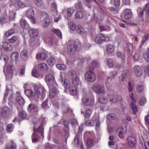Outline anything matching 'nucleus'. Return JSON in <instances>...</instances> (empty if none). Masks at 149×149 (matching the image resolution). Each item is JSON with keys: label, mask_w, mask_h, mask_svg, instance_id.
I'll return each mask as SVG.
<instances>
[{"label": "nucleus", "mask_w": 149, "mask_h": 149, "mask_svg": "<svg viewBox=\"0 0 149 149\" xmlns=\"http://www.w3.org/2000/svg\"><path fill=\"white\" fill-rule=\"evenodd\" d=\"M52 32L55 33L56 35L59 36L60 37L62 36L60 30L59 29H56L53 28L52 30Z\"/></svg>", "instance_id": "41"}, {"label": "nucleus", "mask_w": 149, "mask_h": 149, "mask_svg": "<svg viewBox=\"0 0 149 149\" xmlns=\"http://www.w3.org/2000/svg\"><path fill=\"white\" fill-rule=\"evenodd\" d=\"M34 89L38 98L41 99L45 94V88L42 86H35Z\"/></svg>", "instance_id": "4"}, {"label": "nucleus", "mask_w": 149, "mask_h": 149, "mask_svg": "<svg viewBox=\"0 0 149 149\" xmlns=\"http://www.w3.org/2000/svg\"><path fill=\"white\" fill-rule=\"evenodd\" d=\"M14 33V31L13 29H11L9 30L5 34L6 37H7L11 35Z\"/></svg>", "instance_id": "45"}, {"label": "nucleus", "mask_w": 149, "mask_h": 149, "mask_svg": "<svg viewBox=\"0 0 149 149\" xmlns=\"http://www.w3.org/2000/svg\"><path fill=\"white\" fill-rule=\"evenodd\" d=\"M109 97L110 98L109 99V101L111 104L118 102L120 99V97L119 95L114 96L110 95L109 96Z\"/></svg>", "instance_id": "17"}, {"label": "nucleus", "mask_w": 149, "mask_h": 149, "mask_svg": "<svg viewBox=\"0 0 149 149\" xmlns=\"http://www.w3.org/2000/svg\"><path fill=\"white\" fill-rule=\"evenodd\" d=\"M146 102V99L145 97H142L140 100L139 104L141 106H143L144 104Z\"/></svg>", "instance_id": "57"}, {"label": "nucleus", "mask_w": 149, "mask_h": 149, "mask_svg": "<svg viewBox=\"0 0 149 149\" xmlns=\"http://www.w3.org/2000/svg\"><path fill=\"white\" fill-rule=\"evenodd\" d=\"M144 87L142 85L138 86L136 87V90L139 92H140L143 90Z\"/></svg>", "instance_id": "62"}, {"label": "nucleus", "mask_w": 149, "mask_h": 149, "mask_svg": "<svg viewBox=\"0 0 149 149\" xmlns=\"http://www.w3.org/2000/svg\"><path fill=\"white\" fill-rule=\"evenodd\" d=\"M50 23V20L48 18H46L44 19L42 22V25L43 27L47 28Z\"/></svg>", "instance_id": "21"}, {"label": "nucleus", "mask_w": 149, "mask_h": 149, "mask_svg": "<svg viewBox=\"0 0 149 149\" xmlns=\"http://www.w3.org/2000/svg\"><path fill=\"white\" fill-rule=\"evenodd\" d=\"M93 11L94 12V16L95 15L96 13L97 12L101 13H103V10L99 6H97L94 7Z\"/></svg>", "instance_id": "32"}, {"label": "nucleus", "mask_w": 149, "mask_h": 149, "mask_svg": "<svg viewBox=\"0 0 149 149\" xmlns=\"http://www.w3.org/2000/svg\"><path fill=\"white\" fill-rule=\"evenodd\" d=\"M132 13L131 10L129 9H126L125 11L124 17L127 19H129L131 17Z\"/></svg>", "instance_id": "22"}, {"label": "nucleus", "mask_w": 149, "mask_h": 149, "mask_svg": "<svg viewBox=\"0 0 149 149\" xmlns=\"http://www.w3.org/2000/svg\"><path fill=\"white\" fill-rule=\"evenodd\" d=\"M38 68L41 70H46L47 68V65L45 63H42L38 65Z\"/></svg>", "instance_id": "39"}, {"label": "nucleus", "mask_w": 149, "mask_h": 149, "mask_svg": "<svg viewBox=\"0 0 149 149\" xmlns=\"http://www.w3.org/2000/svg\"><path fill=\"white\" fill-rule=\"evenodd\" d=\"M55 60L54 58L52 57L50 58L47 60V63L50 66H52L55 63Z\"/></svg>", "instance_id": "34"}, {"label": "nucleus", "mask_w": 149, "mask_h": 149, "mask_svg": "<svg viewBox=\"0 0 149 149\" xmlns=\"http://www.w3.org/2000/svg\"><path fill=\"white\" fill-rule=\"evenodd\" d=\"M144 58L145 60L148 62H149V54L145 53L144 54Z\"/></svg>", "instance_id": "64"}, {"label": "nucleus", "mask_w": 149, "mask_h": 149, "mask_svg": "<svg viewBox=\"0 0 149 149\" xmlns=\"http://www.w3.org/2000/svg\"><path fill=\"white\" fill-rule=\"evenodd\" d=\"M17 37L16 36H13L8 39V41L10 42L14 43L17 40Z\"/></svg>", "instance_id": "58"}, {"label": "nucleus", "mask_w": 149, "mask_h": 149, "mask_svg": "<svg viewBox=\"0 0 149 149\" xmlns=\"http://www.w3.org/2000/svg\"><path fill=\"white\" fill-rule=\"evenodd\" d=\"M47 57V54L45 52H42L40 54H38L36 56L37 59H40L41 60H45Z\"/></svg>", "instance_id": "20"}, {"label": "nucleus", "mask_w": 149, "mask_h": 149, "mask_svg": "<svg viewBox=\"0 0 149 149\" xmlns=\"http://www.w3.org/2000/svg\"><path fill=\"white\" fill-rule=\"evenodd\" d=\"M32 75L36 77H37L39 75V74L36 69H33L32 72Z\"/></svg>", "instance_id": "55"}, {"label": "nucleus", "mask_w": 149, "mask_h": 149, "mask_svg": "<svg viewBox=\"0 0 149 149\" xmlns=\"http://www.w3.org/2000/svg\"><path fill=\"white\" fill-rule=\"evenodd\" d=\"M56 85H54L51 86V88H49L51 89L49 92V96L51 98L54 97L57 93L56 88Z\"/></svg>", "instance_id": "16"}, {"label": "nucleus", "mask_w": 149, "mask_h": 149, "mask_svg": "<svg viewBox=\"0 0 149 149\" xmlns=\"http://www.w3.org/2000/svg\"><path fill=\"white\" fill-rule=\"evenodd\" d=\"M98 101L99 102L103 104H104L107 102L108 100L106 97H100L98 98Z\"/></svg>", "instance_id": "42"}, {"label": "nucleus", "mask_w": 149, "mask_h": 149, "mask_svg": "<svg viewBox=\"0 0 149 149\" xmlns=\"http://www.w3.org/2000/svg\"><path fill=\"white\" fill-rule=\"evenodd\" d=\"M14 68L12 65H10L7 67V72L8 73H11L13 71Z\"/></svg>", "instance_id": "48"}, {"label": "nucleus", "mask_w": 149, "mask_h": 149, "mask_svg": "<svg viewBox=\"0 0 149 149\" xmlns=\"http://www.w3.org/2000/svg\"><path fill=\"white\" fill-rule=\"evenodd\" d=\"M95 41L98 44H101L103 42L102 36V37H100L99 36H96L95 38Z\"/></svg>", "instance_id": "40"}, {"label": "nucleus", "mask_w": 149, "mask_h": 149, "mask_svg": "<svg viewBox=\"0 0 149 149\" xmlns=\"http://www.w3.org/2000/svg\"><path fill=\"white\" fill-rule=\"evenodd\" d=\"M47 100H46L44 101L42 104V107L45 109H47L49 107L47 104Z\"/></svg>", "instance_id": "61"}, {"label": "nucleus", "mask_w": 149, "mask_h": 149, "mask_svg": "<svg viewBox=\"0 0 149 149\" xmlns=\"http://www.w3.org/2000/svg\"><path fill=\"white\" fill-rule=\"evenodd\" d=\"M33 133L32 134V141L33 143H35L38 140V138L39 137V134L42 136L44 130L42 125H40L37 129H35V127H33Z\"/></svg>", "instance_id": "1"}, {"label": "nucleus", "mask_w": 149, "mask_h": 149, "mask_svg": "<svg viewBox=\"0 0 149 149\" xmlns=\"http://www.w3.org/2000/svg\"><path fill=\"white\" fill-rule=\"evenodd\" d=\"M28 52L27 49H24L20 53V56L21 58L24 60H26L28 59Z\"/></svg>", "instance_id": "18"}, {"label": "nucleus", "mask_w": 149, "mask_h": 149, "mask_svg": "<svg viewBox=\"0 0 149 149\" xmlns=\"http://www.w3.org/2000/svg\"><path fill=\"white\" fill-rule=\"evenodd\" d=\"M77 87L74 86L70 88L69 92L71 95H76L77 94Z\"/></svg>", "instance_id": "27"}, {"label": "nucleus", "mask_w": 149, "mask_h": 149, "mask_svg": "<svg viewBox=\"0 0 149 149\" xmlns=\"http://www.w3.org/2000/svg\"><path fill=\"white\" fill-rule=\"evenodd\" d=\"M26 95L29 98L34 97L35 96V94L33 91L30 90H27L25 91Z\"/></svg>", "instance_id": "24"}, {"label": "nucleus", "mask_w": 149, "mask_h": 149, "mask_svg": "<svg viewBox=\"0 0 149 149\" xmlns=\"http://www.w3.org/2000/svg\"><path fill=\"white\" fill-rule=\"evenodd\" d=\"M34 12L32 9H30L27 11V16L28 18H32L34 17Z\"/></svg>", "instance_id": "33"}, {"label": "nucleus", "mask_w": 149, "mask_h": 149, "mask_svg": "<svg viewBox=\"0 0 149 149\" xmlns=\"http://www.w3.org/2000/svg\"><path fill=\"white\" fill-rule=\"evenodd\" d=\"M80 46V42L78 41L74 44H70L68 46V52L71 54H74L77 51Z\"/></svg>", "instance_id": "2"}, {"label": "nucleus", "mask_w": 149, "mask_h": 149, "mask_svg": "<svg viewBox=\"0 0 149 149\" xmlns=\"http://www.w3.org/2000/svg\"><path fill=\"white\" fill-rule=\"evenodd\" d=\"M29 33L30 37L38 38L39 31L38 29H31L29 30Z\"/></svg>", "instance_id": "14"}, {"label": "nucleus", "mask_w": 149, "mask_h": 149, "mask_svg": "<svg viewBox=\"0 0 149 149\" xmlns=\"http://www.w3.org/2000/svg\"><path fill=\"white\" fill-rule=\"evenodd\" d=\"M93 89L95 92L98 94H103L104 93V87L96 83L93 85Z\"/></svg>", "instance_id": "6"}, {"label": "nucleus", "mask_w": 149, "mask_h": 149, "mask_svg": "<svg viewBox=\"0 0 149 149\" xmlns=\"http://www.w3.org/2000/svg\"><path fill=\"white\" fill-rule=\"evenodd\" d=\"M20 24L21 27L24 29H27L30 27L29 24L25 20L21 21Z\"/></svg>", "instance_id": "26"}, {"label": "nucleus", "mask_w": 149, "mask_h": 149, "mask_svg": "<svg viewBox=\"0 0 149 149\" xmlns=\"http://www.w3.org/2000/svg\"><path fill=\"white\" fill-rule=\"evenodd\" d=\"M106 49L107 53L110 54L113 51V47L112 45L109 44L107 46Z\"/></svg>", "instance_id": "37"}, {"label": "nucleus", "mask_w": 149, "mask_h": 149, "mask_svg": "<svg viewBox=\"0 0 149 149\" xmlns=\"http://www.w3.org/2000/svg\"><path fill=\"white\" fill-rule=\"evenodd\" d=\"M54 77L51 74H48L45 77V81L49 85V88H52L51 86L56 84H53L54 82Z\"/></svg>", "instance_id": "8"}, {"label": "nucleus", "mask_w": 149, "mask_h": 149, "mask_svg": "<svg viewBox=\"0 0 149 149\" xmlns=\"http://www.w3.org/2000/svg\"><path fill=\"white\" fill-rule=\"evenodd\" d=\"M74 11V10L71 8H69L67 10V15L68 17H70L73 13Z\"/></svg>", "instance_id": "51"}, {"label": "nucleus", "mask_w": 149, "mask_h": 149, "mask_svg": "<svg viewBox=\"0 0 149 149\" xmlns=\"http://www.w3.org/2000/svg\"><path fill=\"white\" fill-rule=\"evenodd\" d=\"M99 65V63L96 61L94 60L92 61L91 63L92 66V69H93L95 67H98Z\"/></svg>", "instance_id": "56"}, {"label": "nucleus", "mask_w": 149, "mask_h": 149, "mask_svg": "<svg viewBox=\"0 0 149 149\" xmlns=\"http://www.w3.org/2000/svg\"><path fill=\"white\" fill-rule=\"evenodd\" d=\"M61 81L62 83L64 84V86L65 88L68 89L70 88V84L68 79H65L63 81V78H61Z\"/></svg>", "instance_id": "23"}, {"label": "nucleus", "mask_w": 149, "mask_h": 149, "mask_svg": "<svg viewBox=\"0 0 149 149\" xmlns=\"http://www.w3.org/2000/svg\"><path fill=\"white\" fill-rule=\"evenodd\" d=\"M16 100L17 103L20 105H22L24 103V99L21 96L17 97Z\"/></svg>", "instance_id": "29"}, {"label": "nucleus", "mask_w": 149, "mask_h": 149, "mask_svg": "<svg viewBox=\"0 0 149 149\" xmlns=\"http://www.w3.org/2000/svg\"><path fill=\"white\" fill-rule=\"evenodd\" d=\"M10 111L7 107L0 108V114L4 117H7L9 114Z\"/></svg>", "instance_id": "12"}, {"label": "nucleus", "mask_w": 149, "mask_h": 149, "mask_svg": "<svg viewBox=\"0 0 149 149\" xmlns=\"http://www.w3.org/2000/svg\"><path fill=\"white\" fill-rule=\"evenodd\" d=\"M83 16V14L82 12L81 11L77 12L75 15V17L76 18L80 19Z\"/></svg>", "instance_id": "44"}, {"label": "nucleus", "mask_w": 149, "mask_h": 149, "mask_svg": "<svg viewBox=\"0 0 149 149\" xmlns=\"http://www.w3.org/2000/svg\"><path fill=\"white\" fill-rule=\"evenodd\" d=\"M100 35L102 36V38L103 40V41H108L109 40V38L107 36L105 35H104L102 33H100Z\"/></svg>", "instance_id": "54"}, {"label": "nucleus", "mask_w": 149, "mask_h": 149, "mask_svg": "<svg viewBox=\"0 0 149 149\" xmlns=\"http://www.w3.org/2000/svg\"><path fill=\"white\" fill-rule=\"evenodd\" d=\"M18 54L16 52H15L13 53L11 56V58L13 60H16L18 57Z\"/></svg>", "instance_id": "49"}, {"label": "nucleus", "mask_w": 149, "mask_h": 149, "mask_svg": "<svg viewBox=\"0 0 149 149\" xmlns=\"http://www.w3.org/2000/svg\"><path fill=\"white\" fill-rule=\"evenodd\" d=\"M34 2L38 6H41L43 5L42 0H33Z\"/></svg>", "instance_id": "50"}, {"label": "nucleus", "mask_w": 149, "mask_h": 149, "mask_svg": "<svg viewBox=\"0 0 149 149\" xmlns=\"http://www.w3.org/2000/svg\"><path fill=\"white\" fill-rule=\"evenodd\" d=\"M77 28V31L78 33L83 34L84 33H86V31H84L83 27L81 25H78Z\"/></svg>", "instance_id": "30"}, {"label": "nucleus", "mask_w": 149, "mask_h": 149, "mask_svg": "<svg viewBox=\"0 0 149 149\" xmlns=\"http://www.w3.org/2000/svg\"><path fill=\"white\" fill-rule=\"evenodd\" d=\"M137 13L139 16L140 17H142L144 13V10L143 9L141 8H138L137 10Z\"/></svg>", "instance_id": "47"}, {"label": "nucleus", "mask_w": 149, "mask_h": 149, "mask_svg": "<svg viewBox=\"0 0 149 149\" xmlns=\"http://www.w3.org/2000/svg\"><path fill=\"white\" fill-rule=\"evenodd\" d=\"M16 3L19 7L21 8H23L25 6V4L24 3L20 0H17Z\"/></svg>", "instance_id": "38"}, {"label": "nucleus", "mask_w": 149, "mask_h": 149, "mask_svg": "<svg viewBox=\"0 0 149 149\" xmlns=\"http://www.w3.org/2000/svg\"><path fill=\"white\" fill-rule=\"evenodd\" d=\"M108 119L109 120L116 119L117 118V117L115 114L111 113L109 114L107 116Z\"/></svg>", "instance_id": "43"}, {"label": "nucleus", "mask_w": 149, "mask_h": 149, "mask_svg": "<svg viewBox=\"0 0 149 149\" xmlns=\"http://www.w3.org/2000/svg\"><path fill=\"white\" fill-rule=\"evenodd\" d=\"M85 124L87 126H92L94 125L95 122L93 120H89L86 121Z\"/></svg>", "instance_id": "36"}, {"label": "nucleus", "mask_w": 149, "mask_h": 149, "mask_svg": "<svg viewBox=\"0 0 149 149\" xmlns=\"http://www.w3.org/2000/svg\"><path fill=\"white\" fill-rule=\"evenodd\" d=\"M17 146L13 141H11V144L10 146L7 145L6 147V149H16Z\"/></svg>", "instance_id": "31"}, {"label": "nucleus", "mask_w": 149, "mask_h": 149, "mask_svg": "<svg viewBox=\"0 0 149 149\" xmlns=\"http://www.w3.org/2000/svg\"><path fill=\"white\" fill-rule=\"evenodd\" d=\"M95 122L96 127L97 129H98L99 128L100 124V122L98 118L95 119Z\"/></svg>", "instance_id": "59"}, {"label": "nucleus", "mask_w": 149, "mask_h": 149, "mask_svg": "<svg viewBox=\"0 0 149 149\" xmlns=\"http://www.w3.org/2000/svg\"><path fill=\"white\" fill-rule=\"evenodd\" d=\"M109 10L113 13H116L118 12V8L117 7H116L115 8L111 7L109 8Z\"/></svg>", "instance_id": "53"}, {"label": "nucleus", "mask_w": 149, "mask_h": 149, "mask_svg": "<svg viewBox=\"0 0 149 149\" xmlns=\"http://www.w3.org/2000/svg\"><path fill=\"white\" fill-rule=\"evenodd\" d=\"M127 144L131 147L133 148L136 145L137 141L136 138L132 136H130L127 138Z\"/></svg>", "instance_id": "7"}, {"label": "nucleus", "mask_w": 149, "mask_h": 149, "mask_svg": "<svg viewBox=\"0 0 149 149\" xmlns=\"http://www.w3.org/2000/svg\"><path fill=\"white\" fill-rule=\"evenodd\" d=\"M3 47L5 50L7 51H11L12 49V47L10 44L7 42H4L3 44Z\"/></svg>", "instance_id": "25"}, {"label": "nucleus", "mask_w": 149, "mask_h": 149, "mask_svg": "<svg viewBox=\"0 0 149 149\" xmlns=\"http://www.w3.org/2000/svg\"><path fill=\"white\" fill-rule=\"evenodd\" d=\"M107 64L110 68H112L113 66V61L111 58H109L107 60Z\"/></svg>", "instance_id": "46"}, {"label": "nucleus", "mask_w": 149, "mask_h": 149, "mask_svg": "<svg viewBox=\"0 0 149 149\" xmlns=\"http://www.w3.org/2000/svg\"><path fill=\"white\" fill-rule=\"evenodd\" d=\"M145 11L146 13L149 15V3L146 4Z\"/></svg>", "instance_id": "63"}, {"label": "nucleus", "mask_w": 149, "mask_h": 149, "mask_svg": "<svg viewBox=\"0 0 149 149\" xmlns=\"http://www.w3.org/2000/svg\"><path fill=\"white\" fill-rule=\"evenodd\" d=\"M94 102V100L91 97H85L84 96L82 98V103L86 106H92Z\"/></svg>", "instance_id": "9"}, {"label": "nucleus", "mask_w": 149, "mask_h": 149, "mask_svg": "<svg viewBox=\"0 0 149 149\" xmlns=\"http://www.w3.org/2000/svg\"><path fill=\"white\" fill-rule=\"evenodd\" d=\"M85 79L89 82H93L96 79V76L93 71L89 70L86 72L85 74Z\"/></svg>", "instance_id": "3"}, {"label": "nucleus", "mask_w": 149, "mask_h": 149, "mask_svg": "<svg viewBox=\"0 0 149 149\" xmlns=\"http://www.w3.org/2000/svg\"><path fill=\"white\" fill-rule=\"evenodd\" d=\"M92 111L90 109H86L85 111V113L84 115V117L85 118H89L91 114Z\"/></svg>", "instance_id": "35"}, {"label": "nucleus", "mask_w": 149, "mask_h": 149, "mask_svg": "<svg viewBox=\"0 0 149 149\" xmlns=\"http://www.w3.org/2000/svg\"><path fill=\"white\" fill-rule=\"evenodd\" d=\"M27 109L32 112H37L38 110L37 107L33 104H30L28 106Z\"/></svg>", "instance_id": "19"}, {"label": "nucleus", "mask_w": 149, "mask_h": 149, "mask_svg": "<svg viewBox=\"0 0 149 149\" xmlns=\"http://www.w3.org/2000/svg\"><path fill=\"white\" fill-rule=\"evenodd\" d=\"M87 144L89 148H91L94 145L93 139L90 137H88L87 139Z\"/></svg>", "instance_id": "28"}, {"label": "nucleus", "mask_w": 149, "mask_h": 149, "mask_svg": "<svg viewBox=\"0 0 149 149\" xmlns=\"http://www.w3.org/2000/svg\"><path fill=\"white\" fill-rule=\"evenodd\" d=\"M134 72L136 76L137 77H139L143 73L142 69L140 66L136 65L134 68Z\"/></svg>", "instance_id": "15"}, {"label": "nucleus", "mask_w": 149, "mask_h": 149, "mask_svg": "<svg viewBox=\"0 0 149 149\" xmlns=\"http://www.w3.org/2000/svg\"><path fill=\"white\" fill-rule=\"evenodd\" d=\"M70 29L73 31H74L76 29V25L73 22H70Z\"/></svg>", "instance_id": "60"}, {"label": "nucleus", "mask_w": 149, "mask_h": 149, "mask_svg": "<svg viewBox=\"0 0 149 149\" xmlns=\"http://www.w3.org/2000/svg\"><path fill=\"white\" fill-rule=\"evenodd\" d=\"M38 38L30 37L29 40V44L31 46H38L39 45Z\"/></svg>", "instance_id": "13"}, {"label": "nucleus", "mask_w": 149, "mask_h": 149, "mask_svg": "<svg viewBox=\"0 0 149 149\" xmlns=\"http://www.w3.org/2000/svg\"><path fill=\"white\" fill-rule=\"evenodd\" d=\"M56 67L57 68L61 70H63L65 68V66L63 64H56Z\"/></svg>", "instance_id": "52"}, {"label": "nucleus", "mask_w": 149, "mask_h": 149, "mask_svg": "<svg viewBox=\"0 0 149 149\" xmlns=\"http://www.w3.org/2000/svg\"><path fill=\"white\" fill-rule=\"evenodd\" d=\"M73 74H73L72 76V84L74 86H77L80 84L79 79L75 72L74 71Z\"/></svg>", "instance_id": "11"}, {"label": "nucleus", "mask_w": 149, "mask_h": 149, "mask_svg": "<svg viewBox=\"0 0 149 149\" xmlns=\"http://www.w3.org/2000/svg\"><path fill=\"white\" fill-rule=\"evenodd\" d=\"M130 97L132 100V101L131 102V104L130 105L131 108L133 110V112L132 113L134 114H135L136 112L138 111L137 108L135 104V103L134 101V93H130Z\"/></svg>", "instance_id": "10"}, {"label": "nucleus", "mask_w": 149, "mask_h": 149, "mask_svg": "<svg viewBox=\"0 0 149 149\" xmlns=\"http://www.w3.org/2000/svg\"><path fill=\"white\" fill-rule=\"evenodd\" d=\"M129 72L127 70L125 69L123 70L122 71L121 77H119V80L120 83L123 84L124 83V81L129 76Z\"/></svg>", "instance_id": "5"}]
</instances>
